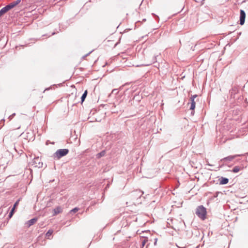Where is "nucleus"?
<instances>
[{
	"mask_svg": "<svg viewBox=\"0 0 248 248\" xmlns=\"http://www.w3.org/2000/svg\"><path fill=\"white\" fill-rule=\"evenodd\" d=\"M21 1V0H16L15 1H13L10 4H8L7 6L9 7L10 9H11L18 4Z\"/></svg>",
	"mask_w": 248,
	"mask_h": 248,
	"instance_id": "obj_8",
	"label": "nucleus"
},
{
	"mask_svg": "<svg viewBox=\"0 0 248 248\" xmlns=\"http://www.w3.org/2000/svg\"><path fill=\"white\" fill-rule=\"evenodd\" d=\"M195 214L200 218L203 220L206 218V209L203 205L198 206L196 209Z\"/></svg>",
	"mask_w": 248,
	"mask_h": 248,
	"instance_id": "obj_1",
	"label": "nucleus"
},
{
	"mask_svg": "<svg viewBox=\"0 0 248 248\" xmlns=\"http://www.w3.org/2000/svg\"><path fill=\"white\" fill-rule=\"evenodd\" d=\"M191 114H192V115H194V110H192V111H191Z\"/></svg>",
	"mask_w": 248,
	"mask_h": 248,
	"instance_id": "obj_25",
	"label": "nucleus"
},
{
	"mask_svg": "<svg viewBox=\"0 0 248 248\" xmlns=\"http://www.w3.org/2000/svg\"><path fill=\"white\" fill-rule=\"evenodd\" d=\"M38 220V218L37 217H34L29 220H28L26 223V224L28 226V227L31 226L33 224H34Z\"/></svg>",
	"mask_w": 248,
	"mask_h": 248,
	"instance_id": "obj_7",
	"label": "nucleus"
},
{
	"mask_svg": "<svg viewBox=\"0 0 248 248\" xmlns=\"http://www.w3.org/2000/svg\"><path fill=\"white\" fill-rule=\"evenodd\" d=\"M106 152L105 150L102 151L101 152H100L96 155V158L99 159L103 156H104L106 155Z\"/></svg>",
	"mask_w": 248,
	"mask_h": 248,
	"instance_id": "obj_12",
	"label": "nucleus"
},
{
	"mask_svg": "<svg viewBox=\"0 0 248 248\" xmlns=\"http://www.w3.org/2000/svg\"><path fill=\"white\" fill-rule=\"evenodd\" d=\"M220 185H225L227 184L229 182V179L227 178L221 177L219 179Z\"/></svg>",
	"mask_w": 248,
	"mask_h": 248,
	"instance_id": "obj_10",
	"label": "nucleus"
},
{
	"mask_svg": "<svg viewBox=\"0 0 248 248\" xmlns=\"http://www.w3.org/2000/svg\"><path fill=\"white\" fill-rule=\"evenodd\" d=\"M144 192L140 190H136L133 193V195L138 196L139 197H140L143 194Z\"/></svg>",
	"mask_w": 248,
	"mask_h": 248,
	"instance_id": "obj_13",
	"label": "nucleus"
},
{
	"mask_svg": "<svg viewBox=\"0 0 248 248\" xmlns=\"http://www.w3.org/2000/svg\"><path fill=\"white\" fill-rule=\"evenodd\" d=\"M62 212V209L61 207H57L54 209V215H57Z\"/></svg>",
	"mask_w": 248,
	"mask_h": 248,
	"instance_id": "obj_14",
	"label": "nucleus"
},
{
	"mask_svg": "<svg viewBox=\"0 0 248 248\" xmlns=\"http://www.w3.org/2000/svg\"><path fill=\"white\" fill-rule=\"evenodd\" d=\"M242 155H229L227 157H224L220 160V161H228L231 162L232 161L233 159H234L235 157L237 156H240Z\"/></svg>",
	"mask_w": 248,
	"mask_h": 248,
	"instance_id": "obj_5",
	"label": "nucleus"
},
{
	"mask_svg": "<svg viewBox=\"0 0 248 248\" xmlns=\"http://www.w3.org/2000/svg\"><path fill=\"white\" fill-rule=\"evenodd\" d=\"M87 91L86 90L84 93H83L82 95L81 96V103H83V101L85 100L86 96H87Z\"/></svg>",
	"mask_w": 248,
	"mask_h": 248,
	"instance_id": "obj_15",
	"label": "nucleus"
},
{
	"mask_svg": "<svg viewBox=\"0 0 248 248\" xmlns=\"http://www.w3.org/2000/svg\"><path fill=\"white\" fill-rule=\"evenodd\" d=\"M147 242V238H144L141 241V245L142 247H144V246L145 245L146 242Z\"/></svg>",
	"mask_w": 248,
	"mask_h": 248,
	"instance_id": "obj_18",
	"label": "nucleus"
},
{
	"mask_svg": "<svg viewBox=\"0 0 248 248\" xmlns=\"http://www.w3.org/2000/svg\"><path fill=\"white\" fill-rule=\"evenodd\" d=\"M157 241V238H155V242H154V245H155L156 244Z\"/></svg>",
	"mask_w": 248,
	"mask_h": 248,
	"instance_id": "obj_23",
	"label": "nucleus"
},
{
	"mask_svg": "<svg viewBox=\"0 0 248 248\" xmlns=\"http://www.w3.org/2000/svg\"><path fill=\"white\" fill-rule=\"evenodd\" d=\"M176 246L179 248H186V247H185V246L184 247H181V246H179L177 245Z\"/></svg>",
	"mask_w": 248,
	"mask_h": 248,
	"instance_id": "obj_24",
	"label": "nucleus"
},
{
	"mask_svg": "<svg viewBox=\"0 0 248 248\" xmlns=\"http://www.w3.org/2000/svg\"><path fill=\"white\" fill-rule=\"evenodd\" d=\"M240 24L243 25L245 23V18H246V13L243 10L241 9L240 10V17H239Z\"/></svg>",
	"mask_w": 248,
	"mask_h": 248,
	"instance_id": "obj_4",
	"label": "nucleus"
},
{
	"mask_svg": "<svg viewBox=\"0 0 248 248\" xmlns=\"http://www.w3.org/2000/svg\"><path fill=\"white\" fill-rule=\"evenodd\" d=\"M118 93V92L117 91V89H113L112 91V93Z\"/></svg>",
	"mask_w": 248,
	"mask_h": 248,
	"instance_id": "obj_21",
	"label": "nucleus"
},
{
	"mask_svg": "<svg viewBox=\"0 0 248 248\" xmlns=\"http://www.w3.org/2000/svg\"><path fill=\"white\" fill-rule=\"evenodd\" d=\"M69 153L68 149H61L58 150L53 155V157L54 159H59L61 157L66 155Z\"/></svg>",
	"mask_w": 248,
	"mask_h": 248,
	"instance_id": "obj_2",
	"label": "nucleus"
},
{
	"mask_svg": "<svg viewBox=\"0 0 248 248\" xmlns=\"http://www.w3.org/2000/svg\"><path fill=\"white\" fill-rule=\"evenodd\" d=\"M53 230H49L46 234V237L47 239H49V237L53 233Z\"/></svg>",
	"mask_w": 248,
	"mask_h": 248,
	"instance_id": "obj_16",
	"label": "nucleus"
},
{
	"mask_svg": "<svg viewBox=\"0 0 248 248\" xmlns=\"http://www.w3.org/2000/svg\"><path fill=\"white\" fill-rule=\"evenodd\" d=\"M156 58L155 57V58L154 59V60H153V62H155L156 61Z\"/></svg>",
	"mask_w": 248,
	"mask_h": 248,
	"instance_id": "obj_26",
	"label": "nucleus"
},
{
	"mask_svg": "<svg viewBox=\"0 0 248 248\" xmlns=\"http://www.w3.org/2000/svg\"><path fill=\"white\" fill-rule=\"evenodd\" d=\"M10 10V9L9 8V7L7 6V5L6 6H5V7H3L0 10V17Z\"/></svg>",
	"mask_w": 248,
	"mask_h": 248,
	"instance_id": "obj_9",
	"label": "nucleus"
},
{
	"mask_svg": "<svg viewBox=\"0 0 248 248\" xmlns=\"http://www.w3.org/2000/svg\"><path fill=\"white\" fill-rule=\"evenodd\" d=\"M78 208H77V207H76V208H74V209H73L72 210H71V212H73V213H76L77 212L78 210Z\"/></svg>",
	"mask_w": 248,
	"mask_h": 248,
	"instance_id": "obj_19",
	"label": "nucleus"
},
{
	"mask_svg": "<svg viewBox=\"0 0 248 248\" xmlns=\"http://www.w3.org/2000/svg\"><path fill=\"white\" fill-rule=\"evenodd\" d=\"M19 201H20L19 200H17V201H16V202L14 203V206H13V208H12V209H11V211H10V212L9 213V215H8V217H9V218H11L13 217V215H14V213H15V212L16 208V206L18 205V204H19Z\"/></svg>",
	"mask_w": 248,
	"mask_h": 248,
	"instance_id": "obj_6",
	"label": "nucleus"
},
{
	"mask_svg": "<svg viewBox=\"0 0 248 248\" xmlns=\"http://www.w3.org/2000/svg\"><path fill=\"white\" fill-rule=\"evenodd\" d=\"M156 16V17H157V19H158V20H159V17H158V16Z\"/></svg>",
	"mask_w": 248,
	"mask_h": 248,
	"instance_id": "obj_28",
	"label": "nucleus"
},
{
	"mask_svg": "<svg viewBox=\"0 0 248 248\" xmlns=\"http://www.w3.org/2000/svg\"><path fill=\"white\" fill-rule=\"evenodd\" d=\"M191 102L190 109L193 110L195 108V102L194 101V100H191Z\"/></svg>",
	"mask_w": 248,
	"mask_h": 248,
	"instance_id": "obj_17",
	"label": "nucleus"
},
{
	"mask_svg": "<svg viewBox=\"0 0 248 248\" xmlns=\"http://www.w3.org/2000/svg\"><path fill=\"white\" fill-rule=\"evenodd\" d=\"M146 21V19H143V21Z\"/></svg>",
	"mask_w": 248,
	"mask_h": 248,
	"instance_id": "obj_29",
	"label": "nucleus"
},
{
	"mask_svg": "<svg viewBox=\"0 0 248 248\" xmlns=\"http://www.w3.org/2000/svg\"><path fill=\"white\" fill-rule=\"evenodd\" d=\"M15 114H16L15 113L13 114L12 115H11V116H9V118L11 119L15 115Z\"/></svg>",
	"mask_w": 248,
	"mask_h": 248,
	"instance_id": "obj_22",
	"label": "nucleus"
},
{
	"mask_svg": "<svg viewBox=\"0 0 248 248\" xmlns=\"http://www.w3.org/2000/svg\"><path fill=\"white\" fill-rule=\"evenodd\" d=\"M207 165H209V166H212L211 164H210V163H207Z\"/></svg>",
	"mask_w": 248,
	"mask_h": 248,
	"instance_id": "obj_27",
	"label": "nucleus"
},
{
	"mask_svg": "<svg viewBox=\"0 0 248 248\" xmlns=\"http://www.w3.org/2000/svg\"><path fill=\"white\" fill-rule=\"evenodd\" d=\"M197 96V95L196 94H195V95H192L191 97H190V100H194V99Z\"/></svg>",
	"mask_w": 248,
	"mask_h": 248,
	"instance_id": "obj_20",
	"label": "nucleus"
},
{
	"mask_svg": "<svg viewBox=\"0 0 248 248\" xmlns=\"http://www.w3.org/2000/svg\"><path fill=\"white\" fill-rule=\"evenodd\" d=\"M243 169V167L236 166L232 169V171L234 173H237L239 172L240 170H242Z\"/></svg>",
	"mask_w": 248,
	"mask_h": 248,
	"instance_id": "obj_11",
	"label": "nucleus"
},
{
	"mask_svg": "<svg viewBox=\"0 0 248 248\" xmlns=\"http://www.w3.org/2000/svg\"><path fill=\"white\" fill-rule=\"evenodd\" d=\"M43 165V163L41 161V159L39 157H35L31 162V166L34 168H42Z\"/></svg>",
	"mask_w": 248,
	"mask_h": 248,
	"instance_id": "obj_3",
	"label": "nucleus"
}]
</instances>
